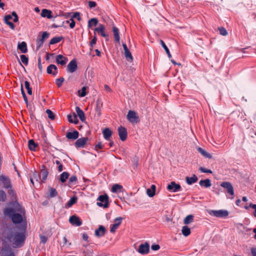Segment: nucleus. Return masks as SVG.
<instances>
[{
  "label": "nucleus",
  "instance_id": "obj_1",
  "mask_svg": "<svg viewBox=\"0 0 256 256\" xmlns=\"http://www.w3.org/2000/svg\"><path fill=\"white\" fill-rule=\"evenodd\" d=\"M24 232L10 234L8 240L10 244L14 246H19L24 242Z\"/></svg>",
  "mask_w": 256,
  "mask_h": 256
},
{
  "label": "nucleus",
  "instance_id": "obj_2",
  "mask_svg": "<svg viewBox=\"0 0 256 256\" xmlns=\"http://www.w3.org/2000/svg\"><path fill=\"white\" fill-rule=\"evenodd\" d=\"M4 214L6 216H10L14 223H20L23 220V215L14 212L11 208H6L4 210Z\"/></svg>",
  "mask_w": 256,
  "mask_h": 256
},
{
  "label": "nucleus",
  "instance_id": "obj_3",
  "mask_svg": "<svg viewBox=\"0 0 256 256\" xmlns=\"http://www.w3.org/2000/svg\"><path fill=\"white\" fill-rule=\"evenodd\" d=\"M208 214L211 216H214L217 218H226L228 215V212L226 210H210Z\"/></svg>",
  "mask_w": 256,
  "mask_h": 256
},
{
  "label": "nucleus",
  "instance_id": "obj_4",
  "mask_svg": "<svg viewBox=\"0 0 256 256\" xmlns=\"http://www.w3.org/2000/svg\"><path fill=\"white\" fill-rule=\"evenodd\" d=\"M127 119L131 123H138L140 122L139 117L136 112L133 110H129L127 116Z\"/></svg>",
  "mask_w": 256,
  "mask_h": 256
},
{
  "label": "nucleus",
  "instance_id": "obj_5",
  "mask_svg": "<svg viewBox=\"0 0 256 256\" xmlns=\"http://www.w3.org/2000/svg\"><path fill=\"white\" fill-rule=\"evenodd\" d=\"M98 200L99 202H97V205L104 208H106L108 207V196L107 195H102L100 196Z\"/></svg>",
  "mask_w": 256,
  "mask_h": 256
},
{
  "label": "nucleus",
  "instance_id": "obj_6",
  "mask_svg": "<svg viewBox=\"0 0 256 256\" xmlns=\"http://www.w3.org/2000/svg\"><path fill=\"white\" fill-rule=\"evenodd\" d=\"M220 186L226 190L232 196L231 198L232 199L234 197V190L232 184L229 182H222Z\"/></svg>",
  "mask_w": 256,
  "mask_h": 256
},
{
  "label": "nucleus",
  "instance_id": "obj_7",
  "mask_svg": "<svg viewBox=\"0 0 256 256\" xmlns=\"http://www.w3.org/2000/svg\"><path fill=\"white\" fill-rule=\"evenodd\" d=\"M180 189V186L176 184L174 182H170L167 186V190L173 192H178Z\"/></svg>",
  "mask_w": 256,
  "mask_h": 256
},
{
  "label": "nucleus",
  "instance_id": "obj_8",
  "mask_svg": "<svg viewBox=\"0 0 256 256\" xmlns=\"http://www.w3.org/2000/svg\"><path fill=\"white\" fill-rule=\"evenodd\" d=\"M149 250L150 245L147 242H146L140 245L138 252L142 254H146L148 252Z\"/></svg>",
  "mask_w": 256,
  "mask_h": 256
},
{
  "label": "nucleus",
  "instance_id": "obj_9",
  "mask_svg": "<svg viewBox=\"0 0 256 256\" xmlns=\"http://www.w3.org/2000/svg\"><path fill=\"white\" fill-rule=\"evenodd\" d=\"M122 220V217H118L114 220V224L110 226V232H111L114 233L116 232V230L121 224Z\"/></svg>",
  "mask_w": 256,
  "mask_h": 256
},
{
  "label": "nucleus",
  "instance_id": "obj_10",
  "mask_svg": "<svg viewBox=\"0 0 256 256\" xmlns=\"http://www.w3.org/2000/svg\"><path fill=\"white\" fill-rule=\"evenodd\" d=\"M69 222L74 226H78L82 224V221L78 216L74 215L69 218Z\"/></svg>",
  "mask_w": 256,
  "mask_h": 256
},
{
  "label": "nucleus",
  "instance_id": "obj_11",
  "mask_svg": "<svg viewBox=\"0 0 256 256\" xmlns=\"http://www.w3.org/2000/svg\"><path fill=\"white\" fill-rule=\"evenodd\" d=\"M0 182H1L4 186L6 188H11L10 182L6 176L2 174L0 176Z\"/></svg>",
  "mask_w": 256,
  "mask_h": 256
},
{
  "label": "nucleus",
  "instance_id": "obj_12",
  "mask_svg": "<svg viewBox=\"0 0 256 256\" xmlns=\"http://www.w3.org/2000/svg\"><path fill=\"white\" fill-rule=\"evenodd\" d=\"M118 133L120 139L122 141H124L126 140L127 137V130L126 128L122 126H120L118 128Z\"/></svg>",
  "mask_w": 256,
  "mask_h": 256
},
{
  "label": "nucleus",
  "instance_id": "obj_13",
  "mask_svg": "<svg viewBox=\"0 0 256 256\" xmlns=\"http://www.w3.org/2000/svg\"><path fill=\"white\" fill-rule=\"evenodd\" d=\"M105 27L102 24H99L98 26L94 29V31L98 32L100 35L104 37H107L108 35L105 32Z\"/></svg>",
  "mask_w": 256,
  "mask_h": 256
},
{
  "label": "nucleus",
  "instance_id": "obj_14",
  "mask_svg": "<svg viewBox=\"0 0 256 256\" xmlns=\"http://www.w3.org/2000/svg\"><path fill=\"white\" fill-rule=\"evenodd\" d=\"M77 69V64L75 60H73L70 62L68 65V70L70 72H74Z\"/></svg>",
  "mask_w": 256,
  "mask_h": 256
},
{
  "label": "nucleus",
  "instance_id": "obj_15",
  "mask_svg": "<svg viewBox=\"0 0 256 256\" xmlns=\"http://www.w3.org/2000/svg\"><path fill=\"white\" fill-rule=\"evenodd\" d=\"M102 134L104 138L107 140H110V138L112 136V132L108 128H106L102 130Z\"/></svg>",
  "mask_w": 256,
  "mask_h": 256
},
{
  "label": "nucleus",
  "instance_id": "obj_16",
  "mask_svg": "<svg viewBox=\"0 0 256 256\" xmlns=\"http://www.w3.org/2000/svg\"><path fill=\"white\" fill-rule=\"evenodd\" d=\"M105 228L102 226H100L98 230H95V235L98 237H100L104 234Z\"/></svg>",
  "mask_w": 256,
  "mask_h": 256
},
{
  "label": "nucleus",
  "instance_id": "obj_17",
  "mask_svg": "<svg viewBox=\"0 0 256 256\" xmlns=\"http://www.w3.org/2000/svg\"><path fill=\"white\" fill-rule=\"evenodd\" d=\"M122 186L119 184H114L112 188V192L114 193H119L122 192Z\"/></svg>",
  "mask_w": 256,
  "mask_h": 256
},
{
  "label": "nucleus",
  "instance_id": "obj_18",
  "mask_svg": "<svg viewBox=\"0 0 256 256\" xmlns=\"http://www.w3.org/2000/svg\"><path fill=\"white\" fill-rule=\"evenodd\" d=\"M12 20L15 22H18V18L16 12H12V15H7L4 18V20Z\"/></svg>",
  "mask_w": 256,
  "mask_h": 256
},
{
  "label": "nucleus",
  "instance_id": "obj_19",
  "mask_svg": "<svg viewBox=\"0 0 256 256\" xmlns=\"http://www.w3.org/2000/svg\"><path fill=\"white\" fill-rule=\"evenodd\" d=\"M66 138L68 139L76 140L78 137V132L74 130L72 132H68L66 134Z\"/></svg>",
  "mask_w": 256,
  "mask_h": 256
},
{
  "label": "nucleus",
  "instance_id": "obj_20",
  "mask_svg": "<svg viewBox=\"0 0 256 256\" xmlns=\"http://www.w3.org/2000/svg\"><path fill=\"white\" fill-rule=\"evenodd\" d=\"M76 110L78 116L80 118V120L84 122L86 120V117L84 112L78 106L76 108Z\"/></svg>",
  "mask_w": 256,
  "mask_h": 256
},
{
  "label": "nucleus",
  "instance_id": "obj_21",
  "mask_svg": "<svg viewBox=\"0 0 256 256\" xmlns=\"http://www.w3.org/2000/svg\"><path fill=\"white\" fill-rule=\"evenodd\" d=\"M197 150L204 157L208 158H212V156L204 150L202 149L200 147H198L196 148Z\"/></svg>",
  "mask_w": 256,
  "mask_h": 256
},
{
  "label": "nucleus",
  "instance_id": "obj_22",
  "mask_svg": "<svg viewBox=\"0 0 256 256\" xmlns=\"http://www.w3.org/2000/svg\"><path fill=\"white\" fill-rule=\"evenodd\" d=\"M18 48L22 52L26 53L27 52V45L24 42H22L20 43H18Z\"/></svg>",
  "mask_w": 256,
  "mask_h": 256
},
{
  "label": "nucleus",
  "instance_id": "obj_23",
  "mask_svg": "<svg viewBox=\"0 0 256 256\" xmlns=\"http://www.w3.org/2000/svg\"><path fill=\"white\" fill-rule=\"evenodd\" d=\"M47 72L55 75L57 73V68L54 64L50 65L47 68Z\"/></svg>",
  "mask_w": 256,
  "mask_h": 256
},
{
  "label": "nucleus",
  "instance_id": "obj_24",
  "mask_svg": "<svg viewBox=\"0 0 256 256\" xmlns=\"http://www.w3.org/2000/svg\"><path fill=\"white\" fill-rule=\"evenodd\" d=\"M56 62L58 64H60L62 65H64L66 64V62H68V58H64L62 55L59 54L57 56L56 58Z\"/></svg>",
  "mask_w": 256,
  "mask_h": 256
},
{
  "label": "nucleus",
  "instance_id": "obj_25",
  "mask_svg": "<svg viewBox=\"0 0 256 256\" xmlns=\"http://www.w3.org/2000/svg\"><path fill=\"white\" fill-rule=\"evenodd\" d=\"M48 174V172L47 170L44 168L41 170L40 178L41 179L42 182H44L46 180Z\"/></svg>",
  "mask_w": 256,
  "mask_h": 256
},
{
  "label": "nucleus",
  "instance_id": "obj_26",
  "mask_svg": "<svg viewBox=\"0 0 256 256\" xmlns=\"http://www.w3.org/2000/svg\"><path fill=\"white\" fill-rule=\"evenodd\" d=\"M156 190V186L154 184L152 185L150 188H148L146 190V194L149 197H152L155 195V192Z\"/></svg>",
  "mask_w": 256,
  "mask_h": 256
},
{
  "label": "nucleus",
  "instance_id": "obj_27",
  "mask_svg": "<svg viewBox=\"0 0 256 256\" xmlns=\"http://www.w3.org/2000/svg\"><path fill=\"white\" fill-rule=\"evenodd\" d=\"M40 15L42 17H46L48 18H52V12L47 9H43Z\"/></svg>",
  "mask_w": 256,
  "mask_h": 256
},
{
  "label": "nucleus",
  "instance_id": "obj_28",
  "mask_svg": "<svg viewBox=\"0 0 256 256\" xmlns=\"http://www.w3.org/2000/svg\"><path fill=\"white\" fill-rule=\"evenodd\" d=\"M186 183L190 185L192 184H194L198 180V178L196 175H193L192 177H186Z\"/></svg>",
  "mask_w": 256,
  "mask_h": 256
},
{
  "label": "nucleus",
  "instance_id": "obj_29",
  "mask_svg": "<svg viewBox=\"0 0 256 256\" xmlns=\"http://www.w3.org/2000/svg\"><path fill=\"white\" fill-rule=\"evenodd\" d=\"M199 184L200 186H204L205 188H209L212 185L210 180L209 179L200 180L199 182Z\"/></svg>",
  "mask_w": 256,
  "mask_h": 256
},
{
  "label": "nucleus",
  "instance_id": "obj_30",
  "mask_svg": "<svg viewBox=\"0 0 256 256\" xmlns=\"http://www.w3.org/2000/svg\"><path fill=\"white\" fill-rule=\"evenodd\" d=\"M87 138H82L78 139L76 142V145L78 147H82L86 143Z\"/></svg>",
  "mask_w": 256,
  "mask_h": 256
},
{
  "label": "nucleus",
  "instance_id": "obj_31",
  "mask_svg": "<svg viewBox=\"0 0 256 256\" xmlns=\"http://www.w3.org/2000/svg\"><path fill=\"white\" fill-rule=\"evenodd\" d=\"M112 32L114 33V40L116 42H119L120 38L119 32H118V28L115 26H113Z\"/></svg>",
  "mask_w": 256,
  "mask_h": 256
},
{
  "label": "nucleus",
  "instance_id": "obj_32",
  "mask_svg": "<svg viewBox=\"0 0 256 256\" xmlns=\"http://www.w3.org/2000/svg\"><path fill=\"white\" fill-rule=\"evenodd\" d=\"M68 121L71 123H74V124H77L78 122V120L76 117V115L74 114L73 115H68Z\"/></svg>",
  "mask_w": 256,
  "mask_h": 256
},
{
  "label": "nucleus",
  "instance_id": "obj_33",
  "mask_svg": "<svg viewBox=\"0 0 256 256\" xmlns=\"http://www.w3.org/2000/svg\"><path fill=\"white\" fill-rule=\"evenodd\" d=\"M182 232L185 236H188L190 234V230L187 226H184L182 227Z\"/></svg>",
  "mask_w": 256,
  "mask_h": 256
},
{
  "label": "nucleus",
  "instance_id": "obj_34",
  "mask_svg": "<svg viewBox=\"0 0 256 256\" xmlns=\"http://www.w3.org/2000/svg\"><path fill=\"white\" fill-rule=\"evenodd\" d=\"M88 87L83 86L80 90L78 91V96L81 97H84L86 96L87 94L86 90L88 89Z\"/></svg>",
  "mask_w": 256,
  "mask_h": 256
},
{
  "label": "nucleus",
  "instance_id": "obj_35",
  "mask_svg": "<svg viewBox=\"0 0 256 256\" xmlns=\"http://www.w3.org/2000/svg\"><path fill=\"white\" fill-rule=\"evenodd\" d=\"M98 24V20L96 18H92L88 20V27L90 28L92 26H96Z\"/></svg>",
  "mask_w": 256,
  "mask_h": 256
},
{
  "label": "nucleus",
  "instance_id": "obj_36",
  "mask_svg": "<svg viewBox=\"0 0 256 256\" xmlns=\"http://www.w3.org/2000/svg\"><path fill=\"white\" fill-rule=\"evenodd\" d=\"M160 42L162 46L164 49L166 53L167 54L168 57L169 58H172V55H171V54H170V52L169 51V50H168V48L167 47V46L166 45L164 42L162 40H160Z\"/></svg>",
  "mask_w": 256,
  "mask_h": 256
},
{
  "label": "nucleus",
  "instance_id": "obj_37",
  "mask_svg": "<svg viewBox=\"0 0 256 256\" xmlns=\"http://www.w3.org/2000/svg\"><path fill=\"white\" fill-rule=\"evenodd\" d=\"M77 200V198L76 197L72 198L70 200L66 203V206L67 208H70L74 204Z\"/></svg>",
  "mask_w": 256,
  "mask_h": 256
},
{
  "label": "nucleus",
  "instance_id": "obj_38",
  "mask_svg": "<svg viewBox=\"0 0 256 256\" xmlns=\"http://www.w3.org/2000/svg\"><path fill=\"white\" fill-rule=\"evenodd\" d=\"M193 221V216L191 214L187 216L184 220L185 224H188Z\"/></svg>",
  "mask_w": 256,
  "mask_h": 256
},
{
  "label": "nucleus",
  "instance_id": "obj_39",
  "mask_svg": "<svg viewBox=\"0 0 256 256\" xmlns=\"http://www.w3.org/2000/svg\"><path fill=\"white\" fill-rule=\"evenodd\" d=\"M37 144L34 142L32 140H30L28 141V147L30 150H35Z\"/></svg>",
  "mask_w": 256,
  "mask_h": 256
},
{
  "label": "nucleus",
  "instance_id": "obj_40",
  "mask_svg": "<svg viewBox=\"0 0 256 256\" xmlns=\"http://www.w3.org/2000/svg\"><path fill=\"white\" fill-rule=\"evenodd\" d=\"M68 176H69V174L68 172H63L60 175V180L62 182H64L66 181V179H68Z\"/></svg>",
  "mask_w": 256,
  "mask_h": 256
},
{
  "label": "nucleus",
  "instance_id": "obj_41",
  "mask_svg": "<svg viewBox=\"0 0 256 256\" xmlns=\"http://www.w3.org/2000/svg\"><path fill=\"white\" fill-rule=\"evenodd\" d=\"M124 55L127 60L131 62L132 60V56L130 52L128 50L124 52Z\"/></svg>",
  "mask_w": 256,
  "mask_h": 256
},
{
  "label": "nucleus",
  "instance_id": "obj_42",
  "mask_svg": "<svg viewBox=\"0 0 256 256\" xmlns=\"http://www.w3.org/2000/svg\"><path fill=\"white\" fill-rule=\"evenodd\" d=\"M24 86H25L26 88L28 90V93L30 95H32V90L30 88V83L28 81H25L24 82Z\"/></svg>",
  "mask_w": 256,
  "mask_h": 256
},
{
  "label": "nucleus",
  "instance_id": "obj_43",
  "mask_svg": "<svg viewBox=\"0 0 256 256\" xmlns=\"http://www.w3.org/2000/svg\"><path fill=\"white\" fill-rule=\"evenodd\" d=\"M39 178L40 176H38L36 172H34L32 176L30 177L31 183L34 184V180H35L36 181H38Z\"/></svg>",
  "mask_w": 256,
  "mask_h": 256
},
{
  "label": "nucleus",
  "instance_id": "obj_44",
  "mask_svg": "<svg viewBox=\"0 0 256 256\" xmlns=\"http://www.w3.org/2000/svg\"><path fill=\"white\" fill-rule=\"evenodd\" d=\"M61 40V38L60 37H54L52 38L50 41V44H54L60 42Z\"/></svg>",
  "mask_w": 256,
  "mask_h": 256
},
{
  "label": "nucleus",
  "instance_id": "obj_45",
  "mask_svg": "<svg viewBox=\"0 0 256 256\" xmlns=\"http://www.w3.org/2000/svg\"><path fill=\"white\" fill-rule=\"evenodd\" d=\"M21 62L25 65H27L28 64V58L24 54L20 56Z\"/></svg>",
  "mask_w": 256,
  "mask_h": 256
},
{
  "label": "nucleus",
  "instance_id": "obj_46",
  "mask_svg": "<svg viewBox=\"0 0 256 256\" xmlns=\"http://www.w3.org/2000/svg\"><path fill=\"white\" fill-rule=\"evenodd\" d=\"M46 112L49 118H50L52 120H54V114L50 110H46Z\"/></svg>",
  "mask_w": 256,
  "mask_h": 256
},
{
  "label": "nucleus",
  "instance_id": "obj_47",
  "mask_svg": "<svg viewBox=\"0 0 256 256\" xmlns=\"http://www.w3.org/2000/svg\"><path fill=\"white\" fill-rule=\"evenodd\" d=\"M220 33L221 35L223 36H226L228 34V32L223 27H221L218 28Z\"/></svg>",
  "mask_w": 256,
  "mask_h": 256
},
{
  "label": "nucleus",
  "instance_id": "obj_48",
  "mask_svg": "<svg viewBox=\"0 0 256 256\" xmlns=\"http://www.w3.org/2000/svg\"><path fill=\"white\" fill-rule=\"evenodd\" d=\"M66 24H70V26L71 28H72L74 27L76 23L72 18L70 19L69 20H66Z\"/></svg>",
  "mask_w": 256,
  "mask_h": 256
},
{
  "label": "nucleus",
  "instance_id": "obj_49",
  "mask_svg": "<svg viewBox=\"0 0 256 256\" xmlns=\"http://www.w3.org/2000/svg\"><path fill=\"white\" fill-rule=\"evenodd\" d=\"M6 200V194L5 192L0 190V201H4Z\"/></svg>",
  "mask_w": 256,
  "mask_h": 256
},
{
  "label": "nucleus",
  "instance_id": "obj_50",
  "mask_svg": "<svg viewBox=\"0 0 256 256\" xmlns=\"http://www.w3.org/2000/svg\"><path fill=\"white\" fill-rule=\"evenodd\" d=\"M21 92H22V96L24 98V102H26V104H28V98H27L26 96V94H25V92H24V90L22 84L21 86Z\"/></svg>",
  "mask_w": 256,
  "mask_h": 256
},
{
  "label": "nucleus",
  "instance_id": "obj_51",
  "mask_svg": "<svg viewBox=\"0 0 256 256\" xmlns=\"http://www.w3.org/2000/svg\"><path fill=\"white\" fill-rule=\"evenodd\" d=\"M64 81V78H60L56 79V84L58 86L60 87L62 86Z\"/></svg>",
  "mask_w": 256,
  "mask_h": 256
},
{
  "label": "nucleus",
  "instance_id": "obj_52",
  "mask_svg": "<svg viewBox=\"0 0 256 256\" xmlns=\"http://www.w3.org/2000/svg\"><path fill=\"white\" fill-rule=\"evenodd\" d=\"M49 34L46 32H44L42 34V38L40 39V40H42V41L44 42L45 39H46L48 38Z\"/></svg>",
  "mask_w": 256,
  "mask_h": 256
},
{
  "label": "nucleus",
  "instance_id": "obj_53",
  "mask_svg": "<svg viewBox=\"0 0 256 256\" xmlns=\"http://www.w3.org/2000/svg\"><path fill=\"white\" fill-rule=\"evenodd\" d=\"M199 170L202 172H204V173H210V174H212V171L210 170H208V169H206L203 167H200L199 168Z\"/></svg>",
  "mask_w": 256,
  "mask_h": 256
},
{
  "label": "nucleus",
  "instance_id": "obj_54",
  "mask_svg": "<svg viewBox=\"0 0 256 256\" xmlns=\"http://www.w3.org/2000/svg\"><path fill=\"white\" fill-rule=\"evenodd\" d=\"M50 194L51 197H54L56 196L57 192L55 189L50 188Z\"/></svg>",
  "mask_w": 256,
  "mask_h": 256
},
{
  "label": "nucleus",
  "instance_id": "obj_55",
  "mask_svg": "<svg viewBox=\"0 0 256 256\" xmlns=\"http://www.w3.org/2000/svg\"><path fill=\"white\" fill-rule=\"evenodd\" d=\"M44 42L42 40H40V39L37 40H36V46L37 49H39L40 46L42 45Z\"/></svg>",
  "mask_w": 256,
  "mask_h": 256
},
{
  "label": "nucleus",
  "instance_id": "obj_56",
  "mask_svg": "<svg viewBox=\"0 0 256 256\" xmlns=\"http://www.w3.org/2000/svg\"><path fill=\"white\" fill-rule=\"evenodd\" d=\"M4 22H5L10 27V28L12 30H14V24L10 22V20H4Z\"/></svg>",
  "mask_w": 256,
  "mask_h": 256
},
{
  "label": "nucleus",
  "instance_id": "obj_57",
  "mask_svg": "<svg viewBox=\"0 0 256 256\" xmlns=\"http://www.w3.org/2000/svg\"><path fill=\"white\" fill-rule=\"evenodd\" d=\"M96 40L97 38L96 36H94L93 39L90 42V46L92 47V48L90 49L91 50H92L93 46L96 44Z\"/></svg>",
  "mask_w": 256,
  "mask_h": 256
},
{
  "label": "nucleus",
  "instance_id": "obj_58",
  "mask_svg": "<svg viewBox=\"0 0 256 256\" xmlns=\"http://www.w3.org/2000/svg\"><path fill=\"white\" fill-rule=\"evenodd\" d=\"M250 207L254 210V217H256V204L251 203L250 204Z\"/></svg>",
  "mask_w": 256,
  "mask_h": 256
},
{
  "label": "nucleus",
  "instance_id": "obj_59",
  "mask_svg": "<svg viewBox=\"0 0 256 256\" xmlns=\"http://www.w3.org/2000/svg\"><path fill=\"white\" fill-rule=\"evenodd\" d=\"M74 18H77L78 20H80V13L78 12L74 13L72 18L73 19Z\"/></svg>",
  "mask_w": 256,
  "mask_h": 256
},
{
  "label": "nucleus",
  "instance_id": "obj_60",
  "mask_svg": "<svg viewBox=\"0 0 256 256\" xmlns=\"http://www.w3.org/2000/svg\"><path fill=\"white\" fill-rule=\"evenodd\" d=\"M151 248L154 250H158L160 249V246L158 244H153Z\"/></svg>",
  "mask_w": 256,
  "mask_h": 256
},
{
  "label": "nucleus",
  "instance_id": "obj_61",
  "mask_svg": "<svg viewBox=\"0 0 256 256\" xmlns=\"http://www.w3.org/2000/svg\"><path fill=\"white\" fill-rule=\"evenodd\" d=\"M76 177L75 176H72L70 178L69 180L70 183H73L76 182Z\"/></svg>",
  "mask_w": 256,
  "mask_h": 256
},
{
  "label": "nucleus",
  "instance_id": "obj_62",
  "mask_svg": "<svg viewBox=\"0 0 256 256\" xmlns=\"http://www.w3.org/2000/svg\"><path fill=\"white\" fill-rule=\"evenodd\" d=\"M96 4L94 2L90 1L88 2V6L90 8H94L96 6Z\"/></svg>",
  "mask_w": 256,
  "mask_h": 256
},
{
  "label": "nucleus",
  "instance_id": "obj_63",
  "mask_svg": "<svg viewBox=\"0 0 256 256\" xmlns=\"http://www.w3.org/2000/svg\"><path fill=\"white\" fill-rule=\"evenodd\" d=\"M40 242L44 244H45L47 241V238L44 236H40Z\"/></svg>",
  "mask_w": 256,
  "mask_h": 256
},
{
  "label": "nucleus",
  "instance_id": "obj_64",
  "mask_svg": "<svg viewBox=\"0 0 256 256\" xmlns=\"http://www.w3.org/2000/svg\"><path fill=\"white\" fill-rule=\"evenodd\" d=\"M251 252L252 256H256V248H251Z\"/></svg>",
  "mask_w": 256,
  "mask_h": 256
}]
</instances>
